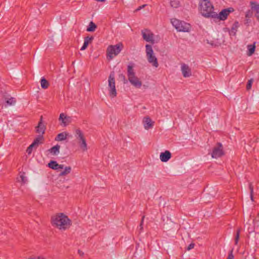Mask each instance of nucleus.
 <instances>
[{"label": "nucleus", "instance_id": "44", "mask_svg": "<svg viewBox=\"0 0 259 259\" xmlns=\"http://www.w3.org/2000/svg\"><path fill=\"white\" fill-rule=\"evenodd\" d=\"M146 6V5H142L141 6H140L138 9H136V11H138L140 10L142 8H144Z\"/></svg>", "mask_w": 259, "mask_h": 259}, {"label": "nucleus", "instance_id": "11", "mask_svg": "<svg viewBox=\"0 0 259 259\" xmlns=\"http://www.w3.org/2000/svg\"><path fill=\"white\" fill-rule=\"evenodd\" d=\"M181 70L183 75L185 77H188L191 75V70L189 67L186 64H182Z\"/></svg>", "mask_w": 259, "mask_h": 259}, {"label": "nucleus", "instance_id": "41", "mask_svg": "<svg viewBox=\"0 0 259 259\" xmlns=\"http://www.w3.org/2000/svg\"><path fill=\"white\" fill-rule=\"evenodd\" d=\"M233 258H234V255L233 254V249H232L230 251L227 259H233Z\"/></svg>", "mask_w": 259, "mask_h": 259}, {"label": "nucleus", "instance_id": "4", "mask_svg": "<svg viewBox=\"0 0 259 259\" xmlns=\"http://www.w3.org/2000/svg\"><path fill=\"white\" fill-rule=\"evenodd\" d=\"M108 81L109 95L110 97L114 98L117 96V92L115 88L114 72L113 71L110 73Z\"/></svg>", "mask_w": 259, "mask_h": 259}, {"label": "nucleus", "instance_id": "12", "mask_svg": "<svg viewBox=\"0 0 259 259\" xmlns=\"http://www.w3.org/2000/svg\"><path fill=\"white\" fill-rule=\"evenodd\" d=\"M3 99L5 102V107L14 105L16 102L15 99L14 98L11 97L9 95H4L3 96Z\"/></svg>", "mask_w": 259, "mask_h": 259}, {"label": "nucleus", "instance_id": "25", "mask_svg": "<svg viewBox=\"0 0 259 259\" xmlns=\"http://www.w3.org/2000/svg\"><path fill=\"white\" fill-rule=\"evenodd\" d=\"M41 87L43 89H46L49 87L50 83L49 81L45 78L42 77L40 79Z\"/></svg>", "mask_w": 259, "mask_h": 259}, {"label": "nucleus", "instance_id": "6", "mask_svg": "<svg viewBox=\"0 0 259 259\" xmlns=\"http://www.w3.org/2000/svg\"><path fill=\"white\" fill-rule=\"evenodd\" d=\"M234 9L232 7L228 8L227 9H224L222 10L219 14H218L216 12H214L215 14L214 17H213L212 18L214 19V21H216L215 20H221V21H225L226 20L229 15V14L234 11Z\"/></svg>", "mask_w": 259, "mask_h": 259}, {"label": "nucleus", "instance_id": "40", "mask_svg": "<svg viewBox=\"0 0 259 259\" xmlns=\"http://www.w3.org/2000/svg\"><path fill=\"white\" fill-rule=\"evenodd\" d=\"M144 218H145V216H143L142 217V220H141V223H140V231H142L143 229V222H144Z\"/></svg>", "mask_w": 259, "mask_h": 259}, {"label": "nucleus", "instance_id": "36", "mask_svg": "<svg viewBox=\"0 0 259 259\" xmlns=\"http://www.w3.org/2000/svg\"><path fill=\"white\" fill-rule=\"evenodd\" d=\"M24 172H20V180L23 183H25L27 182V179H26Z\"/></svg>", "mask_w": 259, "mask_h": 259}, {"label": "nucleus", "instance_id": "30", "mask_svg": "<svg viewBox=\"0 0 259 259\" xmlns=\"http://www.w3.org/2000/svg\"><path fill=\"white\" fill-rule=\"evenodd\" d=\"M71 171V167L70 166H66L63 171H61L59 176H64L70 173Z\"/></svg>", "mask_w": 259, "mask_h": 259}, {"label": "nucleus", "instance_id": "24", "mask_svg": "<svg viewBox=\"0 0 259 259\" xmlns=\"http://www.w3.org/2000/svg\"><path fill=\"white\" fill-rule=\"evenodd\" d=\"M67 134L66 132H63L59 134L55 138V140L56 141H62L66 139Z\"/></svg>", "mask_w": 259, "mask_h": 259}, {"label": "nucleus", "instance_id": "10", "mask_svg": "<svg viewBox=\"0 0 259 259\" xmlns=\"http://www.w3.org/2000/svg\"><path fill=\"white\" fill-rule=\"evenodd\" d=\"M130 83L137 88H140L142 86V82L135 75L131 77L128 78Z\"/></svg>", "mask_w": 259, "mask_h": 259}, {"label": "nucleus", "instance_id": "43", "mask_svg": "<svg viewBox=\"0 0 259 259\" xmlns=\"http://www.w3.org/2000/svg\"><path fill=\"white\" fill-rule=\"evenodd\" d=\"M194 246H195L194 243H191V244H190L189 245V246H188V247H187V250H190V249H191L193 248H194Z\"/></svg>", "mask_w": 259, "mask_h": 259}, {"label": "nucleus", "instance_id": "33", "mask_svg": "<svg viewBox=\"0 0 259 259\" xmlns=\"http://www.w3.org/2000/svg\"><path fill=\"white\" fill-rule=\"evenodd\" d=\"M249 190H250V199L252 200V201H254V200H253V185H252V183H250L249 184Z\"/></svg>", "mask_w": 259, "mask_h": 259}, {"label": "nucleus", "instance_id": "28", "mask_svg": "<svg viewBox=\"0 0 259 259\" xmlns=\"http://www.w3.org/2000/svg\"><path fill=\"white\" fill-rule=\"evenodd\" d=\"M97 26L96 24L93 21H91L89 23L88 27H87V31L88 32H94L97 28Z\"/></svg>", "mask_w": 259, "mask_h": 259}, {"label": "nucleus", "instance_id": "39", "mask_svg": "<svg viewBox=\"0 0 259 259\" xmlns=\"http://www.w3.org/2000/svg\"><path fill=\"white\" fill-rule=\"evenodd\" d=\"M119 77L123 81L124 83H127V80L126 79L125 76L124 74L122 73L120 74L119 75Z\"/></svg>", "mask_w": 259, "mask_h": 259}, {"label": "nucleus", "instance_id": "17", "mask_svg": "<svg viewBox=\"0 0 259 259\" xmlns=\"http://www.w3.org/2000/svg\"><path fill=\"white\" fill-rule=\"evenodd\" d=\"M144 126L145 129L148 130L152 128L153 126L154 122L152 121L151 118L149 117H146L143 119Z\"/></svg>", "mask_w": 259, "mask_h": 259}, {"label": "nucleus", "instance_id": "26", "mask_svg": "<svg viewBox=\"0 0 259 259\" xmlns=\"http://www.w3.org/2000/svg\"><path fill=\"white\" fill-rule=\"evenodd\" d=\"M80 148L83 151H85L87 150V144L86 143L85 138L83 140H81L78 141Z\"/></svg>", "mask_w": 259, "mask_h": 259}, {"label": "nucleus", "instance_id": "5", "mask_svg": "<svg viewBox=\"0 0 259 259\" xmlns=\"http://www.w3.org/2000/svg\"><path fill=\"white\" fill-rule=\"evenodd\" d=\"M123 45L122 43H118L114 46H109L107 50V57L112 59L114 56L117 55L122 50Z\"/></svg>", "mask_w": 259, "mask_h": 259}, {"label": "nucleus", "instance_id": "27", "mask_svg": "<svg viewBox=\"0 0 259 259\" xmlns=\"http://www.w3.org/2000/svg\"><path fill=\"white\" fill-rule=\"evenodd\" d=\"M247 49H248V55L251 56L252 55L255 51V42H254L252 45H249L247 46Z\"/></svg>", "mask_w": 259, "mask_h": 259}, {"label": "nucleus", "instance_id": "9", "mask_svg": "<svg viewBox=\"0 0 259 259\" xmlns=\"http://www.w3.org/2000/svg\"><path fill=\"white\" fill-rule=\"evenodd\" d=\"M59 121L60 122V124L63 126H66L71 122V118L70 117L67 116L63 113L60 114Z\"/></svg>", "mask_w": 259, "mask_h": 259}, {"label": "nucleus", "instance_id": "47", "mask_svg": "<svg viewBox=\"0 0 259 259\" xmlns=\"http://www.w3.org/2000/svg\"><path fill=\"white\" fill-rule=\"evenodd\" d=\"M29 259H40V258H29Z\"/></svg>", "mask_w": 259, "mask_h": 259}, {"label": "nucleus", "instance_id": "21", "mask_svg": "<svg viewBox=\"0 0 259 259\" xmlns=\"http://www.w3.org/2000/svg\"><path fill=\"white\" fill-rule=\"evenodd\" d=\"M239 26V22L237 21H235L233 23L231 29L229 30V33L230 35H236V32L237 31V29Z\"/></svg>", "mask_w": 259, "mask_h": 259}, {"label": "nucleus", "instance_id": "37", "mask_svg": "<svg viewBox=\"0 0 259 259\" xmlns=\"http://www.w3.org/2000/svg\"><path fill=\"white\" fill-rule=\"evenodd\" d=\"M253 82V79L252 78H251L250 79L248 80L247 84H246V90H249L252 86V84Z\"/></svg>", "mask_w": 259, "mask_h": 259}, {"label": "nucleus", "instance_id": "3", "mask_svg": "<svg viewBox=\"0 0 259 259\" xmlns=\"http://www.w3.org/2000/svg\"><path fill=\"white\" fill-rule=\"evenodd\" d=\"M171 23L178 31L189 32L190 30V25L184 21H181L177 19H174L171 20Z\"/></svg>", "mask_w": 259, "mask_h": 259}, {"label": "nucleus", "instance_id": "7", "mask_svg": "<svg viewBox=\"0 0 259 259\" xmlns=\"http://www.w3.org/2000/svg\"><path fill=\"white\" fill-rule=\"evenodd\" d=\"M224 155L223 147L221 143H217V146L212 150L211 156L212 158H218Z\"/></svg>", "mask_w": 259, "mask_h": 259}, {"label": "nucleus", "instance_id": "15", "mask_svg": "<svg viewBox=\"0 0 259 259\" xmlns=\"http://www.w3.org/2000/svg\"><path fill=\"white\" fill-rule=\"evenodd\" d=\"M251 8L255 12V16L259 22V4L255 2L251 1L250 2Z\"/></svg>", "mask_w": 259, "mask_h": 259}, {"label": "nucleus", "instance_id": "38", "mask_svg": "<svg viewBox=\"0 0 259 259\" xmlns=\"http://www.w3.org/2000/svg\"><path fill=\"white\" fill-rule=\"evenodd\" d=\"M35 148V146H34L32 144H30L29 146L27 148L26 150V152L30 154L31 153L33 148Z\"/></svg>", "mask_w": 259, "mask_h": 259}, {"label": "nucleus", "instance_id": "19", "mask_svg": "<svg viewBox=\"0 0 259 259\" xmlns=\"http://www.w3.org/2000/svg\"><path fill=\"white\" fill-rule=\"evenodd\" d=\"M93 39H94L93 36L90 37V36H88L87 37H85L84 38L83 45L82 46V47L81 48L80 50L83 51V50H85L87 48L89 44L90 43H91V42L92 41Z\"/></svg>", "mask_w": 259, "mask_h": 259}, {"label": "nucleus", "instance_id": "34", "mask_svg": "<svg viewBox=\"0 0 259 259\" xmlns=\"http://www.w3.org/2000/svg\"><path fill=\"white\" fill-rule=\"evenodd\" d=\"M240 229H238L236 232V234L235 238V244H237L240 236Z\"/></svg>", "mask_w": 259, "mask_h": 259}, {"label": "nucleus", "instance_id": "20", "mask_svg": "<svg viewBox=\"0 0 259 259\" xmlns=\"http://www.w3.org/2000/svg\"><path fill=\"white\" fill-rule=\"evenodd\" d=\"M60 146L59 145H56L53 147H52L51 148L48 150V151L51 153L53 155L56 156L58 155V154L60 152Z\"/></svg>", "mask_w": 259, "mask_h": 259}, {"label": "nucleus", "instance_id": "35", "mask_svg": "<svg viewBox=\"0 0 259 259\" xmlns=\"http://www.w3.org/2000/svg\"><path fill=\"white\" fill-rule=\"evenodd\" d=\"M252 9L248 10L245 13V18H250L253 16Z\"/></svg>", "mask_w": 259, "mask_h": 259}, {"label": "nucleus", "instance_id": "42", "mask_svg": "<svg viewBox=\"0 0 259 259\" xmlns=\"http://www.w3.org/2000/svg\"><path fill=\"white\" fill-rule=\"evenodd\" d=\"M251 22V20L250 19V18H245V19L244 20V24L246 25H249V23H250Z\"/></svg>", "mask_w": 259, "mask_h": 259}, {"label": "nucleus", "instance_id": "2", "mask_svg": "<svg viewBox=\"0 0 259 259\" xmlns=\"http://www.w3.org/2000/svg\"><path fill=\"white\" fill-rule=\"evenodd\" d=\"M200 11L201 15L205 18H211L215 16L213 11V6L208 0H200Z\"/></svg>", "mask_w": 259, "mask_h": 259}, {"label": "nucleus", "instance_id": "46", "mask_svg": "<svg viewBox=\"0 0 259 259\" xmlns=\"http://www.w3.org/2000/svg\"><path fill=\"white\" fill-rule=\"evenodd\" d=\"M78 252L79 254V255H81V256L83 255V252L82 251L80 250H78Z\"/></svg>", "mask_w": 259, "mask_h": 259}, {"label": "nucleus", "instance_id": "18", "mask_svg": "<svg viewBox=\"0 0 259 259\" xmlns=\"http://www.w3.org/2000/svg\"><path fill=\"white\" fill-rule=\"evenodd\" d=\"M134 64L132 62L129 63L127 67V74L128 78L134 76L136 75V73L134 71Z\"/></svg>", "mask_w": 259, "mask_h": 259}, {"label": "nucleus", "instance_id": "14", "mask_svg": "<svg viewBox=\"0 0 259 259\" xmlns=\"http://www.w3.org/2000/svg\"><path fill=\"white\" fill-rule=\"evenodd\" d=\"M171 157V153L168 151L166 150L164 152H161L160 154V159L162 162H167L168 161Z\"/></svg>", "mask_w": 259, "mask_h": 259}, {"label": "nucleus", "instance_id": "13", "mask_svg": "<svg viewBox=\"0 0 259 259\" xmlns=\"http://www.w3.org/2000/svg\"><path fill=\"white\" fill-rule=\"evenodd\" d=\"M45 130L46 126L42 123V116H41L40 117L38 125L36 127V132L38 134H41V135L43 136Z\"/></svg>", "mask_w": 259, "mask_h": 259}, {"label": "nucleus", "instance_id": "16", "mask_svg": "<svg viewBox=\"0 0 259 259\" xmlns=\"http://www.w3.org/2000/svg\"><path fill=\"white\" fill-rule=\"evenodd\" d=\"M147 57L149 63L151 64L153 66L158 67L159 64L156 57L154 55V53L147 56Z\"/></svg>", "mask_w": 259, "mask_h": 259}, {"label": "nucleus", "instance_id": "1", "mask_svg": "<svg viewBox=\"0 0 259 259\" xmlns=\"http://www.w3.org/2000/svg\"><path fill=\"white\" fill-rule=\"evenodd\" d=\"M53 225L61 230H66L70 227L71 225V220L62 213H59L52 217Z\"/></svg>", "mask_w": 259, "mask_h": 259}, {"label": "nucleus", "instance_id": "29", "mask_svg": "<svg viewBox=\"0 0 259 259\" xmlns=\"http://www.w3.org/2000/svg\"><path fill=\"white\" fill-rule=\"evenodd\" d=\"M58 163L57 162V161L55 160H51L48 164V166L52 169L58 170Z\"/></svg>", "mask_w": 259, "mask_h": 259}, {"label": "nucleus", "instance_id": "22", "mask_svg": "<svg viewBox=\"0 0 259 259\" xmlns=\"http://www.w3.org/2000/svg\"><path fill=\"white\" fill-rule=\"evenodd\" d=\"M44 139L42 135H39L34 139L32 144L35 146V148H37L39 144L42 143Z\"/></svg>", "mask_w": 259, "mask_h": 259}, {"label": "nucleus", "instance_id": "23", "mask_svg": "<svg viewBox=\"0 0 259 259\" xmlns=\"http://www.w3.org/2000/svg\"><path fill=\"white\" fill-rule=\"evenodd\" d=\"M75 136L78 141L85 139L83 133L80 129H76L75 131Z\"/></svg>", "mask_w": 259, "mask_h": 259}, {"label": "nucleus", "instance_id": "31", "mask_svg": "<svg viewBox=\"0 0 259 259\" xmlns=\"http://www.w3.org/2000/svg\"><path fill=\"white\" fill-rule=\"evenodd\" d=\"M170 5L173 8H178L180 6V2L178 0L171 1Z\"/></svg>", "mask_w": 259, "mask_h": 259}, {"label": "nucleus", "instance_id": "45", "mask_svg": "<svg viewBox=\"0 0 259 259\" xmlns=\"http://www.w3.org/2000/svg\"><path fill=\"white\" fill-rule=\"evenodd\" d=\"M58 169H63L64 168V165L63 164H58Z\"/></svg>", "mask_w": 259, "mask_h": 259}, {"label": "nucleus", "instance_id": "8", "mask_svg": "<svg viewBox=\"0 0 259 259\" xmlns=\"http://www.w3.org/2000/svg\"><path fill=\"white\" fill-rule=\"evenodd\" d=\"M143 38L147 42L153 44L154 43V34L150 30L145 29L142 31Z\"/></svg>", "mask_w": 259, "mask_h": 259}, {"label": "nucleus", "instance_id": "32", "mask_svg": "<svg viewBox=\"0 0 259 259\" xmlns=\"http://www.w3.org/2000/svg\"><path fill=\"white\" fill-rule=\"evenodd\" d=\"M145 47H146V56H148V55H151V54L154 53L151 45L147 44L146 45Z\"/></svg>", "mask_w": 259, "mask_h": 259}]
</instances>
